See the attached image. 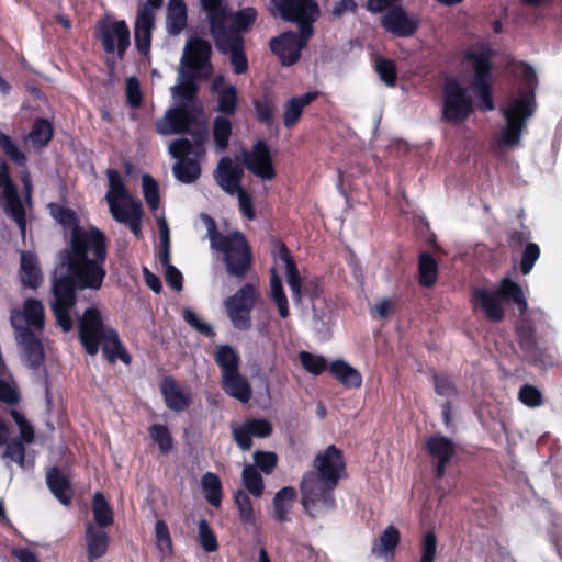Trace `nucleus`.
<instances>
[{
    "mask_svg": "<svg viewBox=\"0 0 562 562\" xmlns=\"http://www.w3.org/2000/svg\"><path fill=\"white\" fill-rule=\"evenodd\" d=\"M155 14L150 8L139 7L134 26V37L137 50L142 55L150 52Z\"/></svg>",
    "mask_w": 562,
    "mask_h": 562,
    "instance_id": "26",
    "label": "nucleus"
},
{
    "mask_svg": "<svg viewBox=\"0 0 562 562\" xmlns=\"http://www.w3.org/2000/svg\"><path fill=\"white\" fill-rule=\"evenodd\" d=\"M495 52L490 43H481L474 49L463 54V61L473 72L471 88L476 102L468 90L457 80L449 79L442 87L441 119L448 124L467 121L475 110L491 112L495 109L493 99V57Z\"/></svg>",
    "mask_w": 562,
    "mask_h": 562,
    "instance_id": "1",
    "label": "nucleus"
},
{
    "mask_svg": "<svg viewBox=\"0 0 562 562\" xmlns=\"http://www.w3.org/2000/svg\"><path fill=\"white\" fill-rule=\"evenodd\" d=\"M296 497V490L292 486H285L279 490L273 497V515L279 522L289 520V513Z\"/></svg>",
    "mask_w": 562,
    "mask_h": 562,
    "instance_id": "43",
    "label": "nucleus"
},
{
    "mask_svg": "<svg viewBox=\"0 0 562 562\" xmlns=\"http://www.w3.org/2000/svg\"><path fill=\"white\" fill-rule=\"evenodd\" d=\"M0 177L5 182V203H3L4 213L11 217L18 225L22 235H25L27 220L25 202L23 203L18 186L14 183L11 177V168L7 162L0 164Z\"/></svg>",
    "mask_w": 562,
    "mask_h": 562,
    "instance_id": "14",
    "label": "nucleus"
},
{
    "mask_svg": "<svg viewBox=\"0 0 562 562\" xmlns=\"http://www.w3.org/2000/svg\"><path fill=\"white\" fill-rule=\"evenodd\" d=\"M520 77L524 80V87L519 89L517 98L509 100L507 106L503 110L505 121L520 122L531 117L536 111V89L538 86V77L532 66L521 63Z\"/></svg>",
    "mask_w": 562,
    "mask_h": 562,
    "instance_id": "7",
    "label": "nucleus"
},
{
    "mask_svg": "<svg viewBox=\"0 0 562 562\" xmlns=\"http://www.w3.org/2000/svg\"><path fill=\"white\" fill-rule=\"evenodd\" d=\"M495 292L502 301H510L516 304L520 313L526 312L528 303L521 286L516 281L508 277L502 279Z\"/></svg>",
    "mask_w": 562,
    "mask_h": 562,
    "instance_id": "39",
    "label": "nucleus"
},
{
    "mask_svg": "<svg viewBox=\"0 0 562 562\" xmlns=\"http://www.w3.org/2000/svg\"><path fill=\"white\" fill-rule=\"evenodd\" d=\"M299 359L302 367L314 375L322 374L329 366L323 356L315 355L308 351H300Z\"/></svg>",
    "mask_w": 562,
    "mask_h": 562,
    "instance_id": "57",
    "label": "nucleus"
},
{
    "mask_svg": "<svg viewBox=\"0 0 562 562\" xmlns=\"http://www.w3.org/2000/svg\"><path fill=\"white\" fill-rule=\"evenodd\" d=\"M91 506L95 527L108 528L113 524V509L102 492L98 491L93 494Z\"/></svg>",
    "mask_w": 562,
    "mask_h": 562,
    "instance_id": "41",
    "label": "nucleus"
},
{
    "mask_svg": "<svg viewBox=\"0 0 562 562\" xmlns=\"http://www.w3.org/2000/svg\"><path fill=\"white\" fill-rule=\"evenodd\" d=\"M328 370L347 389H358L362 384L360 372L344 360H334Z\"/></svg>",
    "mask_w": 562,
    "mask_h": 562,
    "instance_id": "37",
    "label": "nucleus"
},
{
    "mask_svg": "<svg viewBox=\"0 0 562 562\" xmlns=\"http://www.w3.org/2000/svg\"><path fill=\"white\" fill-rule=\"evenodd\" d=\"M438 263L427 251L422 252L418 258V282L424 288H432L438 279Z\"/></svg>",
    "mask_w": 562,
    "mask_h": 562,
    "instance_id": "44",
    "label": "nucleus"
},
{
    "mask_svg": "<svg viewBox=\"0 0 562 562\" xmlns=\"http://www.w3.org/2000/svg\"><path fill=\"white\" fill-rule=\"evenodd\" d=\"M234 502L238 509L240 521L246 525H254L256 517L248 493L244 490H238L234 495Z\"/></svg>",
    "mask_w": 562,
    "mask_h": 562,
    "instance_id": "54",
    "label": "nucleus"
},
{
    "mask_svg": "<svg viewBox=\"0 0 562 562\" xmlns=\"http://www.w3.org/2000/svg\"><path fill=\"white\" fill-rule=\"evenodd\" d=\"M151 439L158 445L162 454H168L173 447V438L166 425L154 424L149 427Z\"/></svg>",
    "mask_w": 562,
    "mask_h": 562,
    "instance_id": "56",
    "label": "nucleus"
},
{
    "mask_svg": "<svg viewBox=\"0 0 562 562\" xmlns=\"http://www.w3.org/2000/svg\"><path fill=\"white\" fill-rule=\"evenodd\" d=\"M211 245L224 255L226 272L235 278L243 279L252 263V252L245 235L235 231L228 235L214 232L211 235Z\"/></svg>",
    "mask_w": 562,
    "mask_h": 562,
    "instance_id": "6",
    "label": "nucleus"
},
{
    "mask_svg": "<svg viewBox=\"0 0 562 562\" xmlns=\"http://www.w3.org/2000/svg\"><path fill=\"white\" fill-rule=\"evenodd\" d=\"M232 436L237 447L243 451L251 449L252 438L265 439L272 435L273 425L266 418H248L241 424L231 425Z\"/></svg>",
    "mask_w": 562,
    "mask_h": 562,
    "instance_id": "16",
    "label": "nucleus"
},
{
    "mask_svg": "<svg viewBox=\"0 0 562 562\" xmlns=\"http://www.w3.org/2000/svg\"><path fill=\"white\" fill-rule=\"evenodd\" d=\"M101 344L104 357L110 363L114 364L117 360H121L124 364L132 362V356L123 346L116 329L109 328L108 335Z\"/></svg>",
    "mask_w": 562,
    "mask_h": 562,
    "instance_id": "34",
    "label": "nucleus"
},
{
    "mask_svg": "<svg viewBox=\"0 0 562 562\" xmlns=\"http://www.w3.org/2000/svg\"><path fill=\"white\" fill-rule=\"evenodd\" d=\"M270 50L278 56L282 66L296 64L301 57L302 45L296 41V33L286 31L272 37L269 42Z\"/></svg>",
    "mask_w": 562,
    "mask_h": 562,
    "instance_id": "23",
    "label": "nucleus"
},
{
    "mask_svg": "<svg viewBox=\"0 0 562 562\" xmlns=\"http://www.w3.org/2000/svg\"><path fill=\"white\" fill-rule=\"evenodd\" d=\"M216 49L224 55H229V61L233 71L236 75L246 74L249 64L245 53L244 36H225L221 34L218 38H213Z\"/></svg>",
    "mask_w": 562,
    "mask_h": 562,
    "instance_id": "19",
    "label": "nucleus"
},
{
    "mask_svg": "<svg viewBox=\"0 0 562 562\" xmlns=\"http://www.w3.org/2000/svg\"><path fill=\"white\" fill-rule=\"evenodd\" d=\"M434 390L439 396L451 398L458 395V389L450 376L447 374H432Z\"/></svg>",
    "mask_w": 562,
    "mask_h": 562,
    "instance_id": "60",
    "label": "nucleus"
},
{
    "mask_svg": "<svg viewBox=\"0 0 562 562\" xmlns=\"http://www.w3.org/2000/svg\"><path fill=\"white\" fill-rule=\"evenodd\" d=\"M143 194L148 207L157 210L160 204L158 182L148 173L142 177Z\"/></svg>",
    "mask_w": 562,
    "mask_h": 562,
    "instance_id": "58",
    "label": "nucleus"
},
{
    "mask_svg": "<svg viewBox=\"0 0 562 562\" xmlns=\"http://www.w3.org/2000/svg\"><path fill=\"white\" fill-rule=\"evenodd\" d=\"M203 147L196 146L195 143L188 138L175 139L169 145L170 155L178 161L172 167L175 177L182 183H193L201 176V167L198 160L189 158L191 153L199 154V150Z\"/></svg>",
    "mask_w": 562,
    "mask_h": 562,
    "instance_id": "10",
    "label": "nucleus"
},
{
    "mask_svg": "<svg viewBox=\"0 0 562 562\" xmlns=\"http://www.w3.org/2000/svg\"><path fill=\"white\" fill-rule=\"evenodd\" d=\"M22 322L25 321L30 328L33 327L36 330H43L45 326V312L44 305L41 301L30 297L26 299L23 306Z\"/></svg>",
    "mask_w": 562,
    "mask_h": 562,
    "instance_id": "45",
    "label": "nucleus"
},
{
    "mask_svg": "<svg viewBox=\"0 0 562 562\" xmlns=\"http://www.w3.org/2000/svg\"><path fill=\"white\" fill-rule=\"evenodd\" d=\"M188 9L184 0H169L166 24L170 35L180 34L187 26Z\"/></svg>",
    "mask_w": 562,
    "mask_h": 562,
    "instance_id": "36",
    "label": "nucleus"
},
{
    "mask_svg": "<svg viewBox=\"0 0 562 562\" xmlns=\"http://www.w3.org/2000/svg\"><path fill=\"white\" fill-rule=\"evenodd\" d=\"M344 453L335 445L319 451L314 470L303 474L300 483L301 503L305 514L315 519L336 508L335 490L346 477Z\"/></svg>",
    "mask_w": 562,
    "mask_h": 562,
    "instance_id": "2",
    "label": "nucleus"
},
{
    "mask_svg": "<svg viewBox=\"0 0 562 562\" xmlns=\"http://www.w3.org/2000/svg\"><path fill=\"white\" fill-rule=\"evenodd\" d=\"M437 537L434 531H427L420 542V562H435L437 555Z\"/></svg>",
    "mask_w": 562,
    "mask_h": 562,
    "instance_id": "64",
    "label": "nucleus"
},
{
    "mask_svg": "<svg viewBox=\"0 0 562 562\" xmlns=\"http://www.w3.org/2000/svg\"><path fill=\"white\" fill-rule=\"evenodd\" d=\"M258 297L257 286L252 283H245L224 301L227 316L234 328L243 331L250 329L251 312Z\"/></svg>",
    "mask_w": 562,
    "mask_h": 562,
    "instance_id": "8",
    "label": "nucleus"
},
{
    "mask_svg": "<svg viewBox=\"0 0 562 562\" xmlns=\"http://www.w3.org/2000/svg\"><path fill=\"white\" fill-rule=\"evenodd\" d=\"M201 485L207 503L214 507H220L223 499V488L218 475L206 472L202 475Z\"/></svg>",
    "mask_w": 562,
    "mask_h": 562,
    "instance_id": "47",
    "label": "nucleus"
},
{
    "mask_svg": "<svg viewBox=\"0 0 562 562\" xmlns=\"http://www.w3.org/2000/svg\"><path fill=\"white\" fill-rule=\"evenodd\" d=\"M401 540V535L394 526H387L382 535L374 540L372 544V553L383 557L393 554Z\"/></svg>",
    "mask_w": 562,
    "mask_h": 562,
    "instance_id": "46",
    "label": "nucleus"
},
{
    "mask_svg": "<svg viewBox=\"0 0 562 562\" xmlns=\"http://www.w3.org/2000/svg\"><path fill=\"white\" fill-rule=\"evenodd\" d=\"M426 450L429 456L437 460L434 468L435 479L441 480L446 473V467L456 453L454 443L442 435L430 436L426 441Z\"/></svg>",
    "mask_w": 562,
    "mask_h": 562,
    "instance_id": "22",
    "label": "nucleus"
},
{
    "mask_svg": "<svg viewBox=\"0 0 562 562\" xmlns=\"http://www.w3.org/2000/svg\"><path fill=\"white\" fill-rule=\"evenodd\" d=\"M257 15V10L252 7L236 12L229 10V20L222 23V34L225 36H244L243 34L255 24ZM220 36L221 32L220 34L214 33L212 37L218 38Z\"/></svg>",
    "mask_w": 562,
    "mask_h": 562,
    "instance_id": "28",
    "label": "nucleus"
},
{
    "mask_svg": "<svg viewBox=\"0 0 562 562\" xmlns=\"http://www.w3.org/2000/svg\"><path fill=\"white\" fill-rule=\"evenodd\" d=\"M155 538L157 549L166 554H172L173 544L168 525L165 520H157L155 524Z\"/></svg>",
    "mask_w": 562,
    "mask_h": 562,
    "instance_id": "59",
    "label": "nucleus"
},
{
    "mask_svg": "<svg viewBox=\"0 0 562 562\" xmlns=\"http://www.w3.org/2000/svg\"><path fill=\"white\" fill-rule=\"evenodd\" d=\"M198 542L207 553L217 551L220 547L217 537L205 518L198 522Z\"/></svg>",
    "mask_w": 562,
    "mask_h": 562,
    "instance_id": "53",
    "label": "nucleus"
},
{
    "mask_svg": "<svg viewBox=\"0 0 562 562\" xmlns=\"http://www.w3.org/2000/svg\"><path fill=\"white\" fill-rule=\"evenodd\" d=\"M106 176L109 179V191L105 199L109 204L111 215L119 214L127 209V204L135 201L128 194L126 187L116 169H108Z\"/></svg>",
    "mask_w": 562,
    "mask_h": 562,
    "instance_id": "24",
    "label": "nucleus"
},
{
    "mask_svg": "<svg viewBox=\"0 0 562 562\" xmlns=\"http://www.w3.org/2000/svg\"><path fill=\"white\" fill-rule=\"evenodd\" d=\"M98 40L106 54H114L123 59L131 45V32L124 20L98 23Z\"/></svg>",
    "mask_w": 562,
    "mask_h": 562,
    "instance_id": "13",
    "label": "nucleus"
},
{
    "mask_svg": "<svg viewBox=\"0 0 562 562\" xmlns=\"http://www.w3.org/2000/svg\"><path fill=\"white\" fill-rule=\"evenodd\" d=\"M83 540L87 555L90 562L101 559L109 550L110 538L105 528L95 527L93 522H87Z\"/></svg>",
    "mask_w": 562,
    "mask_h": 562,
    "instance_id": "29",
    "label": "nucleus"
},
{
    "mask_svg": "<svg viewBox=\"0 0 562 562\" xmlns=\"http://www.w3.org/2000/svg\"><path fill=\"white\" fill-rule=\"evenodd\" d=\"M196 78V72L181 69L180 83L172 87L173 93L181 99V102L170 108L161 119L156 121L157 134H186L192 137L196 146L205 144L209 130L203 106L196 101L199 90Z\"/></svg>",
    "mask_w": 562,
    "mask_h": 562,
    "instance_id": "3",
    "label": "nucleus"
},
{
    "mask_svg": "<svg viewBox=\"0 0 562 562\" xmlns=\"http://www.w3.org/2000/svg\"><path fill=\"white\" fill-rule=\"evenodd\" d=\"M160 392L166 406L173 412H182L192 403L191 394L184 392L172 376L161 380Z\"/></svg>",
    "mask_w": 562,
    "mask_h": 562,
    "instance_id": "30",
    "label": "nucleus"
},
{
    "mask_svg": "<svg viewBox=\"0 0 562 562\" xmlns=\"http://www.w3.org/2000/svg\"><path fill=\"white\" fill-rule=\"evenodd\" d=\"M471 302L474 306H479L491 322H502L505 317V311L501 297L495 291L491 292L485 288H475L471 293Z\"/></svg>",
    "mask_w": 562,
    "mask_h": 562,
    "instance_id": "25",
    "label": "nucleus"
},
{
    "mask_svg": "<svg viewBox=\"0 0 562 562\" xmlns=\"http://www.w3.org/2000/svg\"><path fill=\"white\" fill-rule=\"evenodd\" d=\"M214 360L221 370V376L239 371V353L229 345L217 346L214 353Z\"/></svg>",
    "mask_w": 562,
    "mask_h": 562,
    "instance_id": "40",
    "label": "nucleus"
},
{
    "mask_svg": "<svg viewBox=\"0 0 562 562\" xmlns=\"http://www.w3.org/2000/svg\"><path fill=\"white\" fill-rule=\"evenodd\" d=\"M144 211L142 203L139 201H132L127 204V209L119 214H114L112 216L116 222L125 224L128 226L133 235L140 239L143 237L142 234V220H143Z\"/></svg>",
    "mask_w": 562,
    "mask_h": 562,
    "instance_id": "38",
    "label": "nucleus"
},
{
    "mask_svg": "<svg viewBox=\"0 0 562 562\" xmlns=\"http://www.w3.org/2000/svg\"><path fill=\"white\" fill-rule=\"evenodd\" d=\"M109 328L97 307H88L78 318L79 340L88 355L94 356L98 353L101 341L108 335Z\"/></svg>",
    "mask_w": 562,
    "mask_h": 562,
    "instance_id": "11",
    "label": "nucleus"
},
{
    "mask_svg": "<svg viewBox=\"0 0 562 562\" xmlns=\"http://www.w3.org/2000/svg\"><path fill=\"white\" fill-rule=\"evenodd\" d=\"M238 106V92L237 88L229 85L217 91V106L216 110L227 116L234 115Z\"/></svg>",
    "mask_w": 562,
    "mask_h": 562,
    "instance_id": "50",
    "label": "nucleus"
},
{
    "mask_svg": "<svg viewBox=\"0 0 562 562\" xmlns=\"http://www.w3.org/2000/svg\"><path fill=\"white\" fill-rule=\"evenodd\" d=\"M50 210L53 217L64 228H69L70 234H74L78 227H81L79 223V217L74 210L56 204H52Z\"/></svg>",
    "mask_w": 562,
    "mask_h": 562,
    "instance_id": "55",
    "label": "nucleus"
},
{
    "mask_svg": "<svg viewBox=\"0 0 562 562\" xmlns=\"http://www.w3.org/2000/svg\"><path fill=\"white\" fill-rule=\"evenodd\" d=\"M381 26L394 36L409 37L418 30L419 22L417 19L409 16L401 4H395L386 10L381 18Z\"/></svg>",
    "mask_w": 562,
    "mask_h": 562,
    "instance_id": "17",
    "label": "nucleus"
},
{
    "mask_svg": "<svg viewBox=\"0 0 562 562\" xmlns=\"http://www.w3.org/2000/svg\"><path fill=\"white\" fill-rule=\"evenodd\" d=\"M232 134V122L228 117L216 116L213 126V136L217 146L225 148Z\"/></svg>",
    "mask_w": 562,
    "mask_h": 562,
    "instance_id": "62",
    "label": "nucleus"
},
{
    "mask_svg": "<svg viewBox=\"0 0 562 562\" xmlns=\"http://www.w3.org/2000/svg\"><path fill=\"white\" fill-rule=\"evenodd\" d=\"M271 4L283 21L295 22L310 15H319L316 0H271Z\"/></svg>",
    "mask_w": 562,
    "mask_h": 562,
    "instance_id": "20",
    "label": "nucleus"
},
{
    "mask_svg": "<svg viewBox=\"0 0 562 562\" xmlns=\"http://www.w3.org/2000/svg\"><path fill=\"white\" fill-rule=\"evenodd\" d=\"M20 276L24 286L36 289L41 285L43 277L37 260L33 255L22 252Z\"/></svg>",
    "mask_w": 562,
    "mask_h": 562,
    "instance_id": "42",
    "label": "nucleus"
},
{
    "mask_svg": "<svg viewBox=\"0 0 562 562\" xmlns=\"http://www.w3.org/2000/svg\"><path fill=\"white\" fill-rule=\"evenodd\" d=\"M201 8L206 13L211 35L222 33V23L229 20V8L225 0H201Z\"/></svg>",
    "mask_w": 562,
    "mask_h": 562,
    "instance_id": "33",
    "label": "nucleus"
},
{
    "mask_svg": "<svg viewBox=\"0 0 562 562\" xmlns=\"http://www.w3.org/2000/svg\"><path fill=\"white\" fill-rule=\"evenodd\" d=\"M0 149L15 165L22 167L20 180L23 186V196L29 207H32L33 183L30 171L26 168L27 157L19 148L11 136L0 131Z\"/></svg>",
    "mask_w": 562,
    "mask_h": 562,
    "instance_id": "18",
    "label": "nucleus"
},
{
    "mask_svg": "<svg viewBox=\"0 0 562 562\" xmlns=\"http://www.w3.org/2000/svg\"><path fill=\"white\" fill-rule=\"evenodd\" d=\"M108 237L97 226L78 227L70 234L68 247L61 252L63 266H69L104 282L106 277Z\"/></svg>",
    "mask_w": 562,
    "mask_h": 562,
    "instance_id": "4",
    "label": "nucleus"
},
{
    "mask_svg": "<svg viewBox=\"0 0 562 562\" xmlns=\"http://www.w3.org/2000/svg\"><path fill=\"white\" fill-rule=\"evenodd\" d=\"M525 127L526 124L520 122L506 121V126L501 134V143L508 147L518 145Z\"/></svg>",
    "mask_w": 562,
    "mask_h": 562,
    "instance_id": "63",
    "label": "nucleus"
},
{
    "mask_svg": "<svg viewBox=\"0 0 562 562\" xmlns=\"http://www.w3.org/2000/svg\"><path fill=\"white\" fill-rule=\"evenodd\" d=\"M223 391L240 403H248L252 396V389L247 378L239 371L221 376Z\"/></svg>",
    "mask_w": 562,
    "mask_h": 562,
    "instance_id": "32",
    "label": "nucleus"
},
{
    "mask_svg": "<svg viewBox=\"0 0 562 562\" xmlns=\"http://www.w3.org/2000/svg\"><path fill=\"white\" fill-rule=\"evenodd\" d=\"M243 485L249 494L260 497L265 491V483L261 474L252 464H246L241 472Z\"/></svg>",
    "mask_w": 562,
    "mask_h": 562,
    "instance_id": "51",
    "label": "nucleus"
},
{
    "mask_svg": "<svg viewBox=\"0 0 562 562\" xmlns=\"http://www.w3.org/2000/svg\"><path fill=\"white\" fill-rule=\"evenodd\" d=\"M211 54L212 47L207 41L199 37L193 38L186 47L181 60L182 68L199 74L204 66L210 64Z\"/></svg>",
    "mask_w": 562,
    "mask_h": 562,
    "instance_id": "27",
    "label": "nucleus"
},
{
    "mask_svg": "<svg viewBox=\"0 0 562 562\" xmlns=\"http://www.w3.org/2000/svg\"><path fill=\"white\" fill-rule=\"evenodd\" d=\"M53 136V125L48 120L43 117H38L34 121L29 133L32 145L38 148L46 146L52 140Z\"/></svg>",
    "mask_w": 562,
    "mask_h": 562,
    "instance_id": "49",
    "label": "nucleus"
},
{
    "mask_svg": "<svg viewBox=\"0 0 562 562\" xmlns=\"http://www.w3.org/2000/svg\"><path fill=\"white\" fill-rule=\"evenodd\" d=\"M64 267L66 273L53 277L50 308L57 326L64 333H69L74 327L71 311L78 301L77 291H98L103 282L69 266Z\"/></svg>",
    "mask_w": 562,
    "mask_h": 562,
    "instance_id": "5",
    "label": "nucleus"
},
{
    "mask_svg": "<svg viewBox=\"0 0 562 562\" xmlns=\"http://www.w3.org/2000/svg\"><path fill=\"white\" fill-rule=\"evenodd\" d=\"M241 155L243 164L256 177L265 181L276 177L271 151L265 140L258 139L250 150L243 149Z\"/></svg>",
    "mask_w": 562,
    "mask_h": 562,
    "instance_id": "15",
    "label": "nucleus"
},
{
    "mask_svg": "<svg viewBox=\"0 0 562 562\" xmlns=\"http://www.w3.org/2000/svg\"><path fill=\"white\" fill-rule=\"evenodd\" d=\"M46 483L49 491L63 505L68 506L71 503L70 481L57 467L47 472Z\"/></svg>",
    "mask_w": 562,
    "mask_h": 562,
    "instance_id": "35",
    "label": "nucleus"
},
{
    "mask_svg": "<svg viewBox=\"0 0 562 562\" xmlns=\"http://www.w3.org/2000/svg\"><path fill=\"white\" fill-rule=\"evenodd\" d=\"M254 467L265 474H271L278 464V456L273 451L256 450L252 454Z\"/></svg>",
    "mask_w": 562,
    "mask_h": 562,
    "instance_id": "61",
    "label": "nucleus"
},
{
    "mask_svg": "<svg viewBox=\"0 0 562 562\" xmlns=\"http://www.w3.org/2000/svg\"><path fill=\"white\" fill-rule=\"evenodd\" d=\"M374 70L381 81L387 87L393 88L397 81V67L394 60L376 56L374 58Z\"/></svg>",
    "mask_w": 562,
    "mask_h": 562,
    "instance_id": "52",
    "label": "nucleus"
},
{
    "mask_svg": "<svg viewBox=\"0 0 562 562\" xmlns=\"http://www.w3.org/2000/svg\"><path fill=\"white\" fill-rule=\"evenodd\" d=\"M319 94L318 90H314L290 98L283 106V125L286 128L295 127L303 115L304 109L315 101Z\"/></svg>",
    "mask_w": 562,
    "mask_h": 562,
    "instance_id": "31",
    "label": "nucleus"
},
{
    "mask_svg": "<svg viewBox=\"0 0 562 562\" xmlns=\"http://www.w3.org/2000/svg\"><path fill=\"white\" fill-rule=\"evenodd\" d=\"M516 337L526 361L533 366H553L554 360L547 348L540 346L536 338V328L530 319H522L516 326Z\"/></svg>",
    "mask_w": 562,
    "mask_h": 562,
    "instance_id": "12",
    "label": "nucleus"
},
{
    "mask_svg": "<svg viewBox=\"0 0 562 562\" xmlns=\"http://www.w3.org/2000/svg\"><path fill=\"white\" fill-rule=\"evenodd\" d=\"M256 119L259 123L270 126L273 123L276 103L271 92H265L260 98L252 100Z\"/></svg>",
    "mask_w": 562,
    "mask_h": 562,
    "instance_id": "48",
    "label": "nucleus"
},
{
    "mask_svg": "<svg viewBox=\"0 0 562 562\" xmlns=\"http://www.w3.org/2000/svg\"><path fill=\"white\" fill-rule=\"evenodd\" d=\"M213 177L217 186L226 193L234 195L235 192L243 189L241 180L244 178L243 167L234 164L231 157H222L214 170Z\"/></svg>",
    "mask_w": 562,
    "mask_h": 562,
    "instance_id": "21",
    "label": "nucleus"
},
{
    "mask_svg": "<svg viewBox=\"0 0 562 562\" xmlns=\"http://www.w3.org/2000/svg\"><path fill=\"white\" fill-rule=\"evenodd\" d=\"M11 326L15 330V340L21 349V353L32 370L40 369L45 361V350L41 339L29 327L22 324L20 311L14 310L11 313Z\"/></svg>",
    "mask_w": 562,
    "mask_h": 562,
    "instance_id": "9",
    "label": "nucleus"
}]
</instances>
